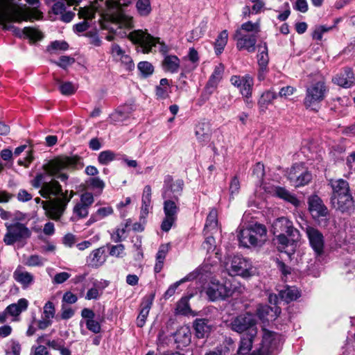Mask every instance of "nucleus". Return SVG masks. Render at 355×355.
<instances>
[{
  "mask_svg": "<svg viewBox=\"0 0 355 355\" xmlns=\"http://www.w3.org/2000/svg\"><path fill=\"white\" fill-rule=\"evenodd\" d=\"M79 162L77 156H62L54 159L43 166L44 173L36 175L31 181V185L35 188H40L39 193L49 200L42 202V208L47 217L54 220H59L63 215L68 203L73 196L71 191L67 196L68 191H62L60 184L51 177H55L61 181H66L68 175L62 171L66 169H73Z\"/></svg>",
  "mask_w": 355,
  "mask_h": 355,
  "instance_id": "nucleus-2",
  "label": "nucleus"
},
{
  "mask_svg": "<svg viewBox=\"0 0 355 355\" xmlns=\"http://www.w3.org/2000/svg\"><path fill=\"white\" fill-rule=\"evenodd\" d=\"M136 9L140 16H148L152 11L150 0H137Z\"/></svg>",
  "mask_w": 355,
  "mask_h": 355,
  "instance_id": "nucleus-44",
  "label": "nucleus"
},
{
  "mask_svg": "<svg viewBox=\"0 0 355 355\" xmlns=\"http://www.w3.org/2000/svg\"><path fill=\"white\" fill-rule=\"evenodd\" d=\"M21 0H8V7L3 12L4 19L11 22H21L22 21L40 19L42 17V12L37 9L40 0H25L33 8L19 4Z\"/></svg>",
  "mask_w": 355,
  "mask_h": 355,
  "instance_id": "nucleus-4",
  "label": "nucleus"
},
{
  "mask_svg": "<svg viewBox=\"0 0 355 355\" xmlns=\"http://www.w3.org/2000/svg\"><path fill=\"white\" fill-rule=\"evenodd\" d=\"M125 247L123 244L112 245L110 249V254L116 257H122L124 255Z\"/></svg>",
  "mask_w": 355,
  "mask_h": 355,
  "instance_id": "nucleus-60",
  "label": "nucleus"
},
{
  "mask_svg": "<svg viewBox=\"0 0 355 355\" xmlns=\"http://www.w3.org/2000/svg\"><path fill=\"white\" fill-rule=\"evenodd\" d=\"M60 92L64 95H72L77 90V87L71 82L62 83L60 85Z\"/></svg>",
  "mask_w": 355,
  "mask_h": 355,
  "instance_id": "nucleus-55",
  "label": "nucleus"
},
{
  "mask_svg": "<svg viewBox=\"0 0 355 355\" xmlns=\"http://www.w3.org/2000/svg\"><path fill=\"white\" fill-rule=\"evenodd\" d=\"M105 249L101 247L95 249L86 258L87 264L92 268H98L106 261Z\"/></svg>",
  "mask_w": 355,
  "mask_h": 355,
  "instance_id": "nucleus-22",
  "label": "nucleus"
},
{
  "mask_svg": "<svg viewBox=\"0 0 355 355\" xmlns=\"http://www.w3.org/2000/svg\"><path fill=\"white\" fill-rule=\"evenodd\" d=\"M332 81L340 87L349 88L354 85L355 77L350 68H345L343 71L336 74L333 78Z\"/></svg>",
  "mask_w": 355,
  "mask_h": 355,
  "instance_id": "nucleus-21",
  "label": "nucleus"
},
{
  "mask_svg": "<svg viewBox=\"0 0 355 355\" xmlns=\"http://www.w3.org/2000/svg\"><path fill=\"white\" fill-rule=\"evenodd\" d=\"M111 54L115 60L121 63L125 69L131 71L135 68L132 58L118 44L112 45Z\"/></svg>",
  "mask_w": 355,
  "mask_h": 355,
  "instance_id": "nucleus-19",
  "label": "nucleus"
},
{
  "mask_svg": "<svg viewBox=\"0 0 355 355\" xmlns=\"http://www.w3.org/2000/svg\"><path fill=\"white\" fill-rule=\"evenodd\" d=\"M209 322V320L205 318H197L195 320L193 328L196 336L198 338H202L207 336L211 329V326Z\"/></svg>",
  "mask_w": 355,
  "mask_h": 355,
  "instance_id": "nucleus-28",
  "label": "nucleus"
},
{
  "mask_svg": "<svg viewBox=\"0 0 355 355\" xmlns=\"http://www.w3.org/2000/svg\"><path fill=\"white\" fill-rule=\"evenodd\" d=\"M254 242V247L262 245L267 239V230L264 225L254 224L250 226Z\"/></svg>",
  "mask_w": 355,
  "mask_h": 355,
  "instance_id": "nucleus-26",
  "label": "nucleus"
},
{
  "mask_svg": "<svg viewBox=\"0 0 355 355\" xmlns=\"http://www.w3.org/2000/svg\"><path fill=\"white\" fill-rule=\"evenodd\" d=\"M264 190L271 196L278 197L296 207L300 205V201L296 196L284 187L275 185H266Z\"/></svg>",
  "mask_w": 355,
  "mask_h": 355,
  "instance_id": "nucleus-15",
  "label": "nucleus"
},
{
  "mask_svg": "<svg viewBox=\"0 0 355 355\" xmlns=\"http://www.w3.org/2000/svg\"><path fill=\"white\" fill-rule=\"evenodd\" d=\"M85 324L87 328L94 334H98L101 331V324L94 319L85 320Z\"/></svg>",
  "mask_w": 355,
  "mask_h": 355,
  "instance_id": "nucleus-62",
  "label": "nucleus"
},
{
  "mask_svg": "<svg viewBox=\"0 0 355 355\" xmlns=\"http://www.w3.org/2000/svg\"><path fill=\"white\" fill-rule=\"evenodd\" d=\"M88 187L94 191L96 193L101 194L103 192V190L105 188V184L101 178L98 177H94L89 178L87 182Z\"/></svg>",
  "mask_w": 355,
  "mask_h": 355,
  "instance_id": "nucleus-47",
  "label": "nucleus"
},
{
  "mask_svg": "<svg viewBox=\"0 0 355 355\" xmlns=\"http://www.w3.org/2000/svg\"><path fill=\"white\" fill-rule=\"evenodd\" d=\"M215 243V239L213 236H207L202 243V248L206 250L207 252L214 251L216 248Z\"/></svg>",
  "mask_w": 355,
  "mask_h": 355,
  "instance_id": "nucleus-63",
  "label": "nucleus"
},
{
  "mask_svg": "<svg viewBox=\"0 0 355 355\" xmlns=\"http://www.w3.org/2000/svg\"><path fill=\"white\" fill-rule=\"evenodd\" d=\"M14 279L23 285L24 287H27L33 282V275L24 270L22 268L18 267L13 273Z\"/></svg>",
  "mask_w": 355,
  "mask_h": 355,
  "instance_id": "nucleus-31",
  "label": "nucleus"
},
{
  "mask_svg": "<svg viewBox=\"0 0 355 355\" xmlns=\"http://www.w3.org/2000/svg\"><path fill=\"white\" fill-rule=\"evenodd\" d=\"M130 225V222L127 221L125 225H121L119 226L115 231L111 234V239L115 243H119L122 240L125 231L126 227Z\"/></svg>",
  "mask_w": 355,
  "mask_h": 355,
  "instance_id": "nucleus-52",
  "label": "nucleus"
},
{
  "mask_svg": "<svg viewBox=\"0 0 355 355\" xmlns=\"http://www.w3.org/2000/svg\"><path fill=\"white\" fill-rule=\"evenodd\" d=\"M236 31H240L241 33L247 34L248 33L257 35L260 32V23L259 21L255 23L248 21L243 23Z\"/></svg>",
  "mask_w": 355,
  "mask_h": 355,
  "instance_id": "nucleus-43",
  "label": "nucleus"
},
{
  "mask_svg": "<svg viewBox=\"0 0 355 355\" xmlns=\"http://www.w3.org/2000/svg\"><path fill=\"white\" fill-rule=\"evenodd\" d=\"M191 330L188 326L180 327L175 333L174 338L179 347L188 345L191 342Z\"/></svg>",
  "mask_w": 355,
  "mask_h": 355,
  "instance_id": "nucleus-29",
  "label": "nucleus"
},
{
  "mask_svg": "<svg viewBox=\"0 0 355 355\" xmlns=\"http://www.w3.org/2000/svg\"><path fill=\"white\" fill-rule=\"evenodd\" d=\"M253 85V78L249 74L243 76V83L239 89L241 95L247 98V100L252 96Z\"/></svg>",
  "mask_w": 355,
  "mask_h": 355,
  "instance_id": "nucleus-36",
  "label": "nucleus"
},
{
  "mask_svg": "<svg viewBox=\"0 0 355 355\" xmlns=\"http://www.w3.org/2000/svg\"><path fill=\"white\" fill-rule=\"evenodd\" d=\"M210 272V267L205 264L198 268H196L193 272L188 274L187 276H185L184 278L181 279L180 280L175 282L174 284H171L168 288L166 290V291L164 293V297L169 298L171 296H173L176 289L178 288V286L182 284V283H184L188 281H191L195 279H196L200 275H203L205 273Z\"/></svg>",
  "mask_w": 355,
  "mask_h": 355,
  "instance_id": "nucleus-14",
  "label": "nucleus"
},
{
  "mask_svg": "<svg viewBox=\"0 0 355 355\" xmlns=\"http://www.w3.org/2000/svg\"><path fill=\"white\" fill-rule=\"evenodd\" d=\"M99 1L103 3V0ZM130 3V0H107L103 3L104 6L101 7L98 1H96L91 7L80 8L78 12L79 17L85 20L75 24L74 31L82 33L87 30L89 23L87 20L92 19L95 13L98 12L101 16V27L110 31V34L106 37L108 41L114 40L115 36H128L132 42L140 45L144 53L151 51L157 44H159L160 51L166 52V46L160 43L159 39L153 37L147 31L136 30L128 33L133 27V19L125 15L121 7L126 6Z\"/></svg>",
  "mask_w": 355,
  "mask_h": 355,
  "instance_id": "nucleus-1",
  "label": "nucleus"
},
{
  "mask_svg": "<svg viewBox=\"0 0 355 355\" xmlns=\"http://www.w3.org/2000/svg\"><path fill=\"white\" fill-rule=\"evenodd\" d=\"M240 182L237 176H234L230 183V194L231 198H234V196H236L240 191Z\"/></svg>",
  "mask_w": 355,
  "mask_h": 355,
  "instance_id": "nucleus-58",
  "label": "nucleus"
},
{
  "mask_svg": "<svg viewBox=\"0 0 355 355\" xmlns=\"http://www.w3.org/2000/svg\"><path fill=\"white\" fill-rule=\"evenodd\" d=\"M227 270L231 275H239L243 277H249L255 273V269L250 260L238 255L232 258Z\"/></svg>",
  "mask_w": 355,
  "mask_h": 355,
  "instance_id": "nucleus-8",
  "label": "nucleus"
},
{
  "mask_svg": "<svg viewBox=\"0 0 355 355\" xmlns=\"http://www.w3.org/2000/svg\"><path fill=\"white\" fill-rule=\"evenodd\" d=\"M55 314V309L54 304L48 301L44 306L43 308V317L47 318L48 319H53Z\"/></svg>",
  "mask_w": 355,
  "mask_h": 355,
  "instance_id": "nucleus-57",
  "label": "nucleus"
},
{
  "mask_svg": "<svg viewBox=\"0 0 355 355\" xmlns=\"http://www.w3.org/2000/svg\"><path fill=\"white\" fill-rule=\"evenodd\" d=\"M227 38L228 33L226 30L223 31L218 35L214 44L215 53L216 55H220L223 52L225 46L227 44Z\"/></svg>",
  "mask_w": 355,
  "mask_h": 355,
  "instance_id": "nucleus-45",
  "label": "nucleus"
},
{
  "mask_svg": "<svg viewBox=\"0 0 355 355\" xmlns=\"http://www.w3.org/2000/svg\"><path fill=\"white\" fill-rule=\"evenodd\" d=\"M153 297H146L144 299L141 304V311L137 318V325L139 327H142L145 323L146 318L149 314L150 309L153 304Z\"/></svg>",
  "mask_w": 355,
  "mask_h": 355,
  "instance_id": "nucleus-30",
  "label": "nucleus"
},
{
  "mask_svg": "<svg viewBox=\"0 0 355 355\" xmlns=\"http://www.w3.org/2000/svg\"><path fill=\"white\" fill-rule=\"evenodd\" d=\"M259 53L257 55L258 65L268 67L269 58L268 54V47L266 43L260 44L258 46Z\"/></svg>",
  "mask_w": 355,
  "mask_h": 355,
  "instance_id": "nucleus-46",
  "label": "nucleus"
},
{
  "mask_svg": "<svg viewBox=\"0 0 355 355\" xmlns=\"http://www.w3.org/2000/svg\"><path fill=\"white\" fill-rule=\"evenodd\" d=\"M232 345V342L230 340L218 346L214 351L209 352L206 355H230Z\"/></svg>",
  "mask_w": 355,
  "mask_h": 355,
  "instance_id": "nucleus-48",
  "label": "nucleus"
},
{
  "mask_svg": "<svg viewBox=\"0 0 355 355\" xmlns=\"http://www.w3.org/2000/svg\"><path fill=\"white\" fill-rule=\"evenodd\" d=\"M330 184L333 190L331 197L338 196L344 193L345 192L349 191V187L347 182L343 179H338L336 180H331Z\"/></svg>",
  "mask_w": 355,
  "mask_h": 355,
  "instance_id": "nucleus-38",
  "label": "nucleus"
},
{
  "mask_svg": "<svg viewBox=\"0 0 355 355\" xmlns=\"http://www.w3.org/2000/svg\"><path fill=\"white\" fill-rule=\"evenodd\" d=\"M94 202L92 193L85 192L80 196V199L73 208V216L71 218L72 221H77L86 218L89 214V208Z\"/></svg>",
  "mask_w": 355,
  "mask_h": 355,
  "instance_id": "nucleus-12",
  "label": "nucleus"
},
{
  "mask_svg": "<svg viewBox=\"0 0 355 355\" xmlns=\"http://www.w3.org/2000/svg\"><path fill=\"white\" fill-rule=\"evenodd\" d=\"M327 87L322 81L316 82L306 89L304 101L305 107L313 111H318L320 103L324 98Z\"/></svg>",
  "mask_w": 355,
  "mask_h": 355,
  "instance_id": "nucleus-6",
  "label": "nucleus"
},
{
  "mask_svg": "<svg viewBox=\"0 0 355 355\" xmlns=\"http://www.w3.org/2000/svg\"><path fill=\"white\" fill-rule=\"evenodd\" d=\"M155 92L157 98H166L170 93V87L168 79H161L159 81V85L156 87Z\"/></svg>",
  "mask_w": 355,
  "mask_h": 355,
  "instance_id": "nucleus-41",
  "label": "nucleus"
},
{
  "mask_svg": "<svg viewBox=\"0 0 355 355\" xmlns=\"http://www.w3.org/2000/svg\"><path fill=\"white\" fill-rule=\"evenodd\" d=\"M333 28V26H318L315 28L313 32V38L316 40L320 41L322 39V35L324 33H327L331 31Z\"/></svg>",
  "mask_w": 355,
  "mask_h": 355,
  "instance_id": "nucleus-56",
  "label": "nucleus"
},
{
  "mask_svg": "<svg viewBox=\"0 0 355 355\" xmlns=\"http://www.w3.org/2000/svg\"><path fill=\"white\" fill-rule=\"evenodd\" d=\"M113 212L114 210L110 206L100 207L94 214V217L96 218L95 220H98L112 215Z\"/></svg>",
  "mask_w": 355,
  "mask_h": 355,
  "instance_id": "nucleus-54",
  "label": "nucleus"
},
{
  "mask_svg": "<svg viewBox=\"0 0 355 355\" xmlns=\"http://www.w3.org/2000/svg\"><path fill=\"white\" fill-rule=\"evenodd\" d=\"M224 69V65L221 63H219L215 67L205 87V91L208 92L209 94H211L214 92L218 83L222 80Z\"/></svg>",
  "mask_w": 355,
  "mask_h": 355,
  "instance_id": "nucleus-25",
  "label": "nucleus"
},
{
  "mask_svg": "<svg viewBox=\"0 0 355 355\" xmlns=\"http://www.w3.org/2000/svg\"><path fill=\"white\" fill-rule=\"evenodd\" d=\"M6 227L7 232L4 236L3 241L6 245H12L15 242L27 239L31 236L29 230L20 223H6Z\"/></svg>",
  "mask_w": 355,
  "mask_h": 355,
  "instance_id": "nucleus-11",
  "label": "nucleus"
},
{
  "mask_svg": "<svg viewBox=\"0 0 355 355\" xmlns=\"http://www.w3.org/2000/svg\"><path fill=\"white\" fill-rule=\"evenodd\" d=\"M195 135L198 141L202 144H207L211 139V128L208 122H200L196 125Z\"/></svg>",
  "mask_w": 355,
  "mask_h": 355,
  "instance_id": "nucleus-27",
  "label": "nucleus"
},
{
  "mask_svg": "<svg viewBox=\"0 0 355 355\" xmlns=\"http://www.w3.org/2000/svg\"><path fill=\"white\" fill-rule=\"evenodd\" d=\"M309 209L314 218L327 216L328 211L318 196H312L309 198Z\"/></svg>",
  "mask_w": 355,
  "mask_h": 355,
  "instance_id": "nucleus-23",
  "label": "nucleus"
},
{
  "mask_svg": "<svg viewBox=\"0 0 355 355\" xmlns=\"http://www.w3.org/2000/svg\"><path fill=\"white\" fill-rule=\"evenodd\" d=\"M46 262V259L37 255L33 254L28 257L25 261L24 264L27 266L30 267H42L44 265Z\"/></svg>",
  "mask_w": 355,
  "mask_h": 355,
  "instance_id": "nucleus-51",
  "label": "nucleus"
},
{
  "mask_svg": "<svg viewBox=\"0 0 355 355\" xmlns=\"http://www.w3.org/2000/svg\"><path fill=\"white\" fill-rule=\"evenodd\" d=\"M8 7V1L6 3H3V0H0V21L3 25V28L7 30H12L13 32L19 36H25L33 41H37L42 39V33L34 28L25 27L24 29L20 30L15 28L10 24V21L6 19L3 17V12Z\"/></svg>",
  "mask_w": 355,
  "mask_h": 355,
  "instance_id": "nucleus-7",
  "label": "nucleus"
},
{
  "mask_svg": "<svg viewBox=\"0 0 355 355\" xmlns=\"http://www.w3.org/2000/svg\"><path fill=\"white\" fill-rule=\"evenodd\" d=\"M116 155L110 150L101 152L98 157V162L102 165H107L116 159Z\"/></svg>",
  "mask_w": 355,
  "mask_h": 355,
  "instance_id": "nucleus-50",
  "label": "nucleus"
},
{
  "mask_svg": "<svg viewBox=\"0 0 355 355\" xmlns=\"http://www.w3.org/2000/svg\"><path fill=\"white\" fill-rule=\"evenodd\" d=\"M183 186V180L179 179L174 181L171 175L165 176L162 193V198L179 200V196L182 194Z\"/></svg>",
  "mask_w": 355,
  "mask_h": 355,
  "instance_id": "nucleus-13",
  "label": "nucleus"
},
{
  "mask_svg": "<svg viewBox=\"0 0 355 355\" xmlns=\"http://www.w3.org/2000/svg\"><path fill=\"white\" fill-rule=\"evenodd\" d=\"M240 244L245 248L254 246V242L252 239L253 236L251 234L250 227L241 230L238 235Z\"/></svg>",
  "mask_w": 355,
  "mask_h": 355,
  "instance_id": "nucleus-42",
  "label": "nucleus"
},
{
  "mask_svg": "<svg viewBox=\"0 0 355 355\" xmlns=\"http://www.w3.org/2000/svg\"><path fill=\"white\" fill-rule=\"evenodd\" d=\"M70 277L71 275L67 272H59L53 277L52 282L54 284H60L65 282Z\"/></svg>",
  "mask_w": 355,
  "mask_h": 355,
  "instance_id": "nucleus-61",
  "label": "nucleus"
},
{
  "mask_svg": "<svg viewBox=\"0 0 355 355\" xmlns=\"http://www.w3.org/2000/svg\"><path fill=\"white\" fill-rule=\"evenodd\" d=\"M277 97V94L272 89L266 90L263 92L258 101L259 109L263 112L265 111Z\"/></svg>",
  "mask_w": 355,
  "mask_h": 355,
  "instance_id": "nucleus-35",
  "label": "nucleus"
},
{
  "mask_svg": "<svg viewBox=\"0 0 355 355\" xmlns=\"http://www.w3.org/2000/svg\"><path fill=\"white\" fill-rule=\"evenodd\" d=\"M101 294L102 291L97 288L94 284V287L87 291L85 297L87 300H98L101 297Z\"/></svg>",
  "mask_w": 355,
  "mask_h": 355,
  "instance_id": "nucleus-59",
  "label": "nucleus"
},
{
  "mask_svg": "<svg viewBox=\"0 0 355 355\" xmlns=\"http://www.w3.org/2000/svg\"><path fill=\"white\" fill-rule=\"evenodd\" d=\"M279 295L281 300L288 303L297 300L300 296V293L296 287L288 286L285 289L280 291Z\"/></svg>",
  "mask_w": 355,
  "mask_h": 355,
  "instance_id": "nucleus-39",
  "label": "nucleus"
},
{
  "mask_svg": "<svg viewBox=\"0 0 355 355\" xmlns=\"http://www.w3.org/2000/svg\"><path fill=\"white\" fill-rule=\"evenodd\" d=\"M231 329L239 334H243L238 354L240 355H270L282 343L281 335L263 329L261 340H259L256 320L252 314L245 313L233 318L230 323Z\"/></svg>",
  "mask_w": 355,
  "mask_h": 355,
  "instance_id": "nucleus-3",
  "label": "nucleus"
},
{
  "mask_svg": "<svg viewBox=\"0 0 355 355\" xmlns=\"http://www.w3.org/2000/svg\"><path fill=\"white\" fill-rule=\"evenodd\" d=\"M331 201L333 206L342 212H347L354 209L353 198L349 191L338 196L331 197Z\"/></svg>",
  "mask_w": 355,
  "mask_h": 355,
  "instance_id": "nucleus-20",
  "label": "nucleus"
},
{
  "mask_svg": "<svg viewBox=\"0 0 355 355\" xmlns=\"http://www.w3.org/2000/svg\"><path fill=\"white\" fill-rule=\"evenodd\" d=\"M162 67L165 71L177 73L180 67V60L176 55H166L162 62Z\"/></svg>",
  "mask_w": 355,
  "mask_h": 355,
  "instance_id": "nucleus-34",
  "label": "nucleus"
},
{
  "mask_svg": "<svg viewBox=\"0 0 355 355\" xmlns=\"http://www.w3.org/2000/svg\"><path fill=\"white\" fill-rule=\"evenodd\" d=\"M163 199L164 200L163 204L164 218L161 224V229L164 232H168L177 220L180 211L179 200L169 198Z\"/></svg>",
  "mask_w": 355,
  "mask_h": 355,
  "instance_id": "nucleus-9",
  "label": "nucleus"
},
{
  "mask_svg": "<svg viewBox=\"0 0 355 355\" xmlns=\"http://www.w3.org/2000/svg\"><path fill=\"white\" fill-rule=\"evenodd\" d=\"M129 113L125 107H119L110 115L111 121L114 123H121L127 119Z\"/></svg>",
  "mask_w": 355,
  "mask_h": 355,
  "instance_id": "nucleus-49",
  "label": "nucleus"
},
{
  "mask_svg": "<svg viewBox=\"0 0 355 355\" xmlns=\"http://www.w3.org/2000/svg\"><path fill=\"white\" fill-rule=\"evenodd\" d=\"M137 68L141 75L144 77L149 76L154 71V67L153 64L147 61H142L139 62Z\"/></svg>",
  "mask_w": 355,
  "mask_h": 355,
  "instance_id": "nucleus-53",
  "label": "nucleus"
},
{
  "mask_svg": "<svg viewBox=\"0 0 355 355\" xmlns=\"http://www.w3.org/2000/svg\"><path fill=\"white\" fill-rule=\"evenodd\" d=\"M310 245L315 254L320 255L324 250V237L322 234L317 229L308 226L306 228Z\"/></svg>",
  "mask_w": 355,
  "mask_h": 355,
  "instance_id": "nucleus-17",
  "label": "nucleus"
},
{
  "mask_svg": "<svg viewBox=\"0 0 355 355\" xmlns=\"http://www.w3.org/2000/svg\"><path fill=\"white\" fill-rule=\"evenodd\" d=\"M288 178L295 187L308 184L312 180V174L302 164H295L290 169Z\"/></svg>",
  "mask_w": 355,
  "mask_h": 355,
  "instance_id": "nucleus-10",
  "label": "nucleus"
},
{
  "mask_svg": "<svg viewBox=\"0 0 355 355\" xmlns=\"http://www.w3.org/2000/svg\"><path fill=\"white\" fill-rule=\"evenodd\" d=\"M243 288L236 282L226 280L220 283L216 279H212L209 284L206 294L211 301L225 300L232 296L236 293H241Z\"/></svg>",
  "mask_w": 355,
  "mask_h": 355,
  "instance_id": "nucleus-5",
  "label": "nucleus"
},
{
  "mask_svg": "<svg viewBox=\"0 0 355 355\" xmlns=\"http://www.w3.org/2000/svg\"><path fill=\"white\" fill-rule=\"evenodd\" d=\"M205 234L211 232V234L218 230V212L215 209H211L207 216L205 225Z\"/></svg>",
  "mask_w": 355,
  "mask_h": 355,
  "instance_id": "nucleus-37",
  "label": "nucleus"
},
{
  "mask_svg": "<svg viewBox=\"0 0 355 355\" xmlns=\"http://www.w3.org/2000/svg\"><path fill=\"white\" fill-rule=\"evenodd\" d=\"M277 232L279 234H286L292 242L297 241L300 238L299 231L293 227V223L288 218L282 217L277 219L275 224Z\"/></svg>",
  "mask_w": 355,
  "mask_h": 355,
  "instance_id": "nucleus-18",
  "label": "nucleus"
},
{
  "mask_svg": "<svg viewBox=\"0 0 355 355\" xmlns=\"http://www.w3.org/2000/svg\"><path fill=\"white\" fill-rule=\"evenodd\" d=\"M169 244H162L159 246L156 254V262L154 267V271L159 273L163 268L164 260L169 251Z\"/></svg>",
  "mask_w": 355,
  "mask_h": 355,
  "instance_id": "nucleus-33",
  "label": "nucleus"
},
{
  "mask_svg": "<svg viewBox=\"0 0 355 355\" xmlns=\"http://www.w3.org/2000/svg\"><path fill=\"white\" fill-rule=\"evenodd\" d=\"M142 205L141 208V214L142 216H146L150 209L151 204V187L149 185L144 187L142 195Z\"/></svg>",
  "mask_w": 355,
  "mask_h": 355,
  "instance_id": "nucleus-40",
  "label": "nucleus"
},
{
  "mask_svg": "<svg viewBox=\"0 0 355 355\" xmlns=\"http://www.w3.org/2000/svg\"><path fill=\"white\" fill-rule=\"evenodd\" d=\"M28 306V300L25 298H21L16 303H13L8 306L6 307V311L10 315L17 318L21 312L27 309Z\"/></svg>",
  "mask_w": 355,
  "mask_h": 355,
  "instance_id": "nucleus-32",
  "label": "nucleus"
},
{
  "mask_svg": "<svg viewBox=\"0 0 355 355\" xmlns=\"http://www.w3.org/2000/svg\"><path fill=\"white\" fill-rule=\"evenodd\" d=\"M280 313L281 309L277 306L270 307L268 305L259 304L257 309V314L263 322L275 320Z\"/></svg>",
  "mask_w": 355,
  "mask_h": 355,
  "instance_id": "nucleus-24",
  "label": "nucleus"
},
{
  "mask_svg": "<svg viewBox=\"0 0 355 355\" xmlns=\"http://www.w3.org/2000/svg\"><path fill=\"white\" fill-rule=\"evenodd\" d=\"M234 39L236 41V48L239 51L246 50L250 53L255 51L257 35L254 34L241 33L240 31H236Z\"/></svg>",
  "mask_w": 355,
  "mask_h": 355,
  "instance_id": "nucleus-16",
  "label": "nucleus"
},
{
  "mask_svg": "<svg viewBox=\"0 0 355 355\" xmlns=\"http://www.w3.org/2000/svg\"><path fill=\"white\" fill-rule=\"evenodd\" d=\"M252 173L258 179H263L265 175L263 164L260 162L257 163L253 167Z\"/></svg>",
  "mask_w": 355,
  "mask_h": 355,
  "instance_id": "nucleus-64",
  "label": "nucleus"
}]
</instances>
